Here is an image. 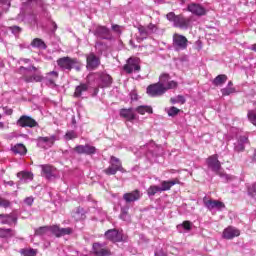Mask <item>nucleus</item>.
<instances>
[{
  "label": "nucleus",
  "instance_id": "obj_1",
  "mask_svg": "<svg viewBox=\"0 0 256 256\" xmlns=\"http://www.w3.org/2000/svg\"><path fill=\"white\" fill-rule=\"evenodd\" d=\"M56 63L61 71H71L72 69H75V71H81V68L83 67V64L79 59L71 58L69 56L59 58Z\"/></svg>",
  "mask_w": 256,
  "mask_h": 256
},
{
  "label": "nucleus",
  "instance_id": "obj_2",
  "mask_svg": "<svg viewBox=\"0 0 256 256\" xmlns=\"http://www.w3.org/2000/svg\"><path fill=\"white\" fill-rule=\"evenodd\" d=\"M166 19L178 29L187 31L191 27V18H187L183 14L176 15L175 12H169L166 14Z\"/></svg>",
  "mask_w": 256,
  "mask_h": 256
},
{
  "label": "nucleus",
  "instance_id": "obj_3",
  "mask_svg": "<svg viewBox=\"0 0 256 256\" xmlns=\"http://www.w3.org/2000/svg\"><path fill=\"white\" fill-rule=\"evenodd\" d=\"M20 71H24L23 79L26 83H41V81H43V75H41V72L38 71L35 66H21Z\"/></svg>",
  "mask_w": 256,
  "mask_h": 256
},
{
  "label": "nucleus",
  "instance_id": "obj_4",
  "mask_svg": "<svg viewBox=\"0 0 256 256\" xmlns=\"http://www.w3.org/2000/svg\"><path fill=\"white\" fill-rule=\"evenodd\" d=\"M208 165V169H210L215 175H219V177H223L226 181L229 180V175L221 172V162L219 161V156L214 154L206 160Z\"/></svg>",
  "mask_w": 256,
  "mask_h": 256
},
{
  "label": "nucleus",
  "instance_id": "obj_5",
  "mask_svg": "<svg viewBox=\"0 0 256 256\" xmlns=\"http://www.w3.org/2000/svg\"><path fill=\"white\" fill-rule=\"evenodd\" d=\"M110 166L104 170V173L106 175H116L117 171H120V173H126L125 168H123V164L121 163V160L115 156L110 157Z\"/></svg>",
  "mask_w": 256,
  "mask_h": 256
},
{
  "label": "nucleus",
  "instance_id": "obj_6",
  "mask_svg": "<svg viewBox=\"0 0 256 256\" xmlns=\"http://www.w3.org/2000/svg\"><path fill=\"white\" fill-rule=\"evenodd\" d=\"M157 25L150 23L148 26H139L138 32L139 36L137 37L138 43H141V41H145L150 35H153V33H157Z\"/></svg>",
  "mask_w": 256,
  "mask_h": 256
},
{
  "label": "nucleus",
  "instance_id": "obj_7",
  "mask_svg": "<svg viewBox=\"0 0 256 256\" xmlns=\"http://www.w3.org/2000/svg\"><path fill=\"white\" fill-rule=\"evenodd\" d=\"M86 57V69L88 71H95L101 65V57L97 56L94 52H90L85 55Z\"/></svg>",
  "mask_w": 256,
  "mask_h": 256
},
{
  "label": "nucleus",
  "instance_id": "obj_8",
  "mask_svg": "<svg viewBox=\"0 0 256 256\" xmlns=\"http://www.w3.org/2000/svg\"><path fill=\"white\" fill-rule=\"evenodd\" d=\"M141 60L139 58H129L127 60V64L124 65L123 69L126 73L131 74V73H139L141 71Z\"/></svg>",
  "mask_w": 256,
  "mask_h": 256
},
{
  "label": "nucleus",
  "instance_id": "obj_9",
  "mask_svg": "<svg viewBox=\"0 0 256 256\" xmlns=\"http://www.w3.org/2000/svg\"><path fill=\"white\" fill-rule=\"evenodd\" d=\"M187 45H189V40H187V37L180 34L173 35V47L176 49V51H183L187 49Z\"/></svg>",
  "mask_w": 256,
  "mask_h": 256
},
{
  "label": "nucleus",
  "instance_id": "obj_10",
  "mask_svg": "<svg viewBox=\"0 0 256 256\" xmlns=\"http://www.w3.org/2000/svg\"><path fill=\"white\" fill-rule=\"evenodd\" d=\"M165 93H167V89L161 86L159 82L147 87V94L150 97H162Z\"/></svg>",
  "mask_w": 256,
  "mask_h": 256
},
{
  "label": "nucleus",
  "instance_id": "obj_11",
  "mask_svg": "<svg viewBox=\"0 0 256 256\" xmlns=\"http://www.w3.org/2000/svg\"><path fill=\"white\" fill-rule=\"evenodd\" d=\"M18 127L33 129V127H39V123L36 122L31 116L22 115L16 122Z\"/></svg>",
  "mask_w": 256,
  "mask_h": 256
},
{
  "label": "nucleus",
  "instance_id": "obj_12",
  "mask_svg": "<svg viewBox=\"0 0 256 256\" xmlns=\"http://www.w3.org/2000/svg\"><path fill=\"white\" fill-rule=\"evenodd\" d=\"M105 243L95 242L92 245V251L95 256H112L113 253L107 247Z\"/></svg>",
  "mask_w": 256,
  "mask_h": 256
},
{
  "label": "nucleus",
  "instance_id": "obj_13",
  "mask_svg": "<svg viewBox=\"0 0 256 256\" xmlns=\"http://www.w3.org/2000/svg\"><path fill=\"white\" fill-rule=\"evenodd\" d=\"M159 85L166 89V91H169V89H176L177 82L171 80V76L169 74L164 73L159 77Z\"/></svg>",
  "mask_w": 256,
  "mask_h": 256
},
{
  "label": "nucleus",
  "instance_id": "obj_14",
  "mask_svg": "<svg viewBox=\"0 0 256 256\" xmlns=\"http://www.w3.org/2000/svg\"><path fill=\"white\" fill-rule=\"evenodd\" d=\"M37 147L40 149H50L52 145H55V141H57V136H47V137H38L37 138Z\"/></svg>",
  "mask_w": 256,
  "mask_h": 256
},
{
  "label": "nucleus",
  "instance_id": "obj_15",
  "mask_svg": "<svg viewBox=\"0 0 256 256\" xmlns=\"http://www.w3.org/2000/svg\"><path fill=\"white\" fill-rule=\"evenodd\" d=\"M42 171L41 175L47 179L48 181H51V179H55L57 177V168L53 167L49 164L40 165Z\"/></svg>",
  "mask_w": 256,
  "mask_h": 256
},
{
  "label": "nucleus",
  "instance_id": "obj_16",
  "mask_svg": "<svg viewBox=\"0 0 256 256\" xmlns=\"http://www.w3.org/2000/svg\"><path fill=\"white\" fill-rule=\"evenodd\" d=\"M187 11L192 13V15H196V17H203L207 15V9L203 7V5L198 3H190L187 6Z\"/></svg>",
  "mask_w": 256,
  "mask_h": 256
},
{
  "label": "nucleus",
  "instance_id": "obj_17",
  "mask_svg": "<svg viewBox=\"0 0 256 256\" xmlns=\"http://www.w3.org/2000/svg\"><path fill=\"white\" fill-rule=\"evenodd\" d=\"M204 206L208 211H213V209H216V211H221L222 209H225V203L219 201V200H207V197L203 199Z\"/></svg>",
  "mask_w": 256,
  "mask_h": 256
},
{
  "label": "nucleus",
  "instance_id": "obj_18",
  "mask_svg": "<svg viewBox=\"0 0 256 256\" xmlns=\"http://www.w3.org/2000/svg\"><path fill=\"white\" fill-rule=\"evenodd\" d=\"M95 37L98 39H105L106 41H111L113 39V35L111 34V30L105 26H98L94 31Z\"/></svg>",
  "mask_w": 256,
  "mask_h": 256
},
{
  "label": "nucleus",
  "instance_id": "obj_19",
  "mask_svg": "<svg viewBox=\"0 0 256 256\" xmlns=\"http://www.w3.org/2000/svg\"><path fill=\"white\" fill-rule=\"evenodd\" d=\"M105 239L112 241V243H121L123 241V233L117 229H110L104 234Z\"/></svg>",
  "mask_w": 256,
  "mask_h": 256
},
{
  "label": "nucleus",
  "instance_id": "obj_20",
  "mask_svg": "<svg viewBox=\"0 0 256 256\" xmlns=\"http://www.w3.org/2000/svg\"><path fill=\"white\" fill-rule=\"evenodd\" d=\"M74 151L76 153H78V155H95V153H97V148H95V146H91L89 144L77 145L74 148Z\"/></svg>",
  "mask_w": 256,
  "mask_h": 256
},
{
  "label": "nucleus",
  "instance_id": "obj_21",
  "mask_svg": "<svg viewBox=\"0 0 256 256\" xmlns=\"http://www.w3.org/2000/svg\"><path fill=\"white\" fill-rule=\"evenodd\" d=\"M245 145H249V136H239L237 141L234 143V151L236 153H243V151H245Z\"/></svg>",
  "mask_w": 256,
  "mask_h": 256
},
{
  "label": "nucleus",
  "instance_id": "obj_22",
  "mask_svg": "<svg viewBox=\"0 0 256 256\" xmlns=\"http://www.w3.org/2000/svg\"><path fill=\"white\" fill-rule=\"evenodd\" d=\"M123 199L126 203H135L141 199V191L134 190L132 192L125 193Z\"/></svg>",
  "mask_w": 256,
  "mask_h": 256
},
{
  "label": "nucleus",
  "instance_id": "obj_23",
  "mask_svg": "<svg viewBox=\"0 0 256 256\" xmlns=\"http://www.w3.org/2000/svg\"><path fill=\"white\" fill-rule=\"evenodd\" d=\"M0 223L2 225H17V216L15 214H0Z\"/></svg>",
  "mask_w": 256,
  "mask_h": 256
},
{
  "label": "nucleus",
  "instance_id": "obj_24",
  "mask_svg": "<svg viewBox=\"0 0 256 256\" xmlns=\"http://www.w3.org/2000/svg\"><path fill=\"white\" fill-rule=\"evenodd\" d=\"M241 235V231L233 226L227 227L223 231L224 239H235V237H239Z\"/></svg>",
  "mask_w": 256,
  "mask_h": 256
},
{
  "label": "nucleus",
  "instance_id": "obj_25",
  "mask_svg": "<svg viewBox=\"0 0 256 256\" xmlns=\"http://www.w3.org/2000/svg\"><path fill=\"white\" fill-rule=\"evenodd\" d=\"M51 232L56 237H65V235H71L73 233L72 228H60L59 226H52Z\"/></svg>",
  "mask_w": 256,
  "mask_h": 256
},
{
  "label": "nucleus",
  "instance_id": "obj_26",
  "mask_svg": "<svg viewBox=\"0 0 256 256\" xmlns=\"http://www.w3.org/2000/svg\"><path fill=\"white\" fill-rule=\"evenodd\" d=\"M120 117H123V119H126V121H135V119H136L135 112L133 111V108L121 109Z\"/></svg>",
  "mask_w": 256,
  "mask_h": 256
},
{
  "label": "nucleus",
  "instance_id": "obj_27",
  "mask_svg": "<svg viewBox=\"0 0 256 256\" xmlns=\"http://www.w3.org/2000/svg\"><path fill=\"white\" fill-rule=\"evenodd\" d=\"M57 79H59V72L57 71H51L46 74V81L50 85H55V81H57Z\"/></svg>",
  "mask_w": 256,
  "mask_h": 256
},
{
  "label": "nucleus",
  "instance_id": "obj_28",
  "mask_svg": "<svg viewBox=\"0 0 256 256\" xmlns=\"http://www.w3.org/2000/svg\"><path fill=\"white\" fill-rule=\"evenodd\" d=\"M100 80L102 83V87H111V84L113 83V78L109 74H101Z\"/></svg>",
  "mask_w": 256,
  "mask_h": 256
},
{
  "label": "nucleus",
  "instance_id": "obj_29",
  "mask_svg": "<svg viewBox=\"0 0 256 256\" xmlns=\"http://www.w3.org/2000/svg\"><path fill=\"white\" fill-rule=\"evenodd\" d=\"M12 151L15 155H27V148L23 144H16Z\"/></svg>",
  "mask_w": 256,
  "mask_h": 256
},
{
  "label": "nucleus",
  "instance_id": "obj_30",
  "mask_svg": "<svg viewBox=\"0 0 256 256\" xmlns=\"http://www.w3.org/2000/svg\"><path fill=\"white\" fill-rule=\"evenodd\" d=\"M227 82V75L220 74L215 77V79L212 81L213 85L215 87H221V85L225 84Z\"/></svg>",
  "mask_w": 256,
  "mask_h": 256
},
{
  "label": "nucleus",
  "instance_id": "obj_31",
  "mask_svg": "<svg viewBox=\"0 0 256 256\" xmlns=\"http://www.w3.org/2000/svg\"><path fill=\"white\" fill-rule=\"evenodd\" d=\"M193 227V223L191 221H184L182 224L177 225V230L179 233H183V231H191Z\"/></svg>",
  "mask_w": 256,
  "mask_h": 256
},
{
  "label": "nucleus",
  "instance_id": "obj_32",
  "mask_svg": "<svg viewBox=\"0 0 256 256\" xmlns=\"http://www.w3.org/2000/svg\"><path fill=\"white\" fill-rule=\"evenodd\" d=\"M120 219L126 221V223H131V215H129V207L121 208Z\"/></svg>",
  "mask_w": 256,
  "mask_h": 256
},
{
  "label": "nucleus",
  "instance_id": "obj_33",
  "mask_svg": "<svg viewBox=\"0 0 256 256\" xmlns=\"http://www.w3.org/2000/svg\"><path fill=\"white\" fill-rule=\"evenodd\" d=\"M95 49L98 51V55H103L104 51H107V43L103 41H96Z\"/></svg>",
  "mask_w": 256,
  "mask_h": 256
},
{
  "label": "nucleus",
  "instance_id": "obj_34",
  "mask_svg": "<svg viewBox=\"0 0 256 256\" xmlns=\"http://www.w3.org/2000/svg\"><path fill=\"white\" fill-rule=\"evenodd\" d=\"M173 185H177V181H163L161 183L160 191H169L173 187Z\"/></svg>",
  "mask_w": 256,
  "mask_h": 256
},
{
  "label": "nucleus",
  "instance_id": "obj_35",
  "mask_svg": "<svg viewBox=\"0 0 256 256\" xmlns=\"http://www.w3.org/2000/svg\"><path fill=\"white\" fill-rule=\"evenodd\" d=\"M89 89V86L87 84H80L76 87L74 97H81L85 91Z\"/></svg>",
  "mask_w": 256,
  "mask_h": 256
},
{
  "label": "nucleus",
  "instance_id": "obj_36",
  "mask_svg": "<svg viewBox=\"0 0 256 256\" xmlns=\"http://www.w3.org/2000/svg\"><path fill=\"white\" fill-rule=\"evenodd\" d=\"M17 177L22 181H25V183H27V181H33V173L31 172H19Z\"/></svg>",
  "mask_w": 256,
  "mask_h": 256
},
{
  "label": "nucleus",
  "instance_id": "obj_37",
  "mask_svg": "<svg viewBox=\"0 0 256 256\" xmlns=\"http://www.w3.org/2000/svg\"><path fill=\"white\" fill-rule=\"evenodd\" d=\"M31 46L36 47L37 49H47V44H45V42L39 38H35L31 42Z\"/></svg>",
  "mask_w": 256,
  "mask_h": 256
},
{
  "label": "nucleus",
  "instance_id": "obj_38",
  "mask_svg": "<svg viewBox=\"0 0 256 256\" xmlns=\"http://www.w3.org/2000/svg\"><path fill=\"white\" fill-rule=\"evenodd\" d=\"M161 187L157 186V185H152L148 188L147 190V195L148 197H155V195H157V193H161Z\"/></svg>",
  "mask_w": 256,
  "mask_h": 256
},
{
  "label": "nucleus",
  "instance_id": "obj_39",
  "mask_svg": "<svg viewBox=\"0 0 256 256\" xmlns=\"http://www.w3.org/2000/svg\"><path fill=\"white\" fill-rule=\"evenodd\" d=\"M135 111L140 115H145V113H153V108L150 106H138Z\"/></svg>",
  "mask_w": 256,
  "mask_h": 256
},
{
  "label": "nucleus",
  "instance_id": "obj_40",
  "mask_svg": "<svg viewBox=\"0 0 256 256\" xmlns=\"http://www.w3.org/2000/svg\"><path fill=\"white\" fill-rule=\"evenodd\" d=\"M165 111H166V113H168L169 117H177V115H179V113H181V110L175 106L166 108Z\"/></svg>",
  "mask_w": 256,
  "mask_h": 256
},
{
  "label": "nucleus",
  "instance_id": "obj_41",
  "mask_svg": "<svg viewBox=\"0 0 256 256\" xmlns=\"http://www.w3.org/2000/svg\"><path fill=\"white\" fill-rule=\"evenodd\" d=\"M21 255L24 256H37V250L30 248V249H21L20 250Z\"/></svg>",
  "mask_w": 256,
  "mask_h": 256
},
{
  "label": "nucleus",
  "instance_id": "obj_42",
  "mask_svg": "<svg viewBox=\"0 0 256 256\" xmlns=\"http://www.w3.org/2000/svg\"><path fill=\"white\" fill-rule=\"evenodd\" d=\"M13 230L8 228V229H5V228H0V237H12L13 236Z\"/></svg>",
  "mask_w": 256,
  "mask_h": 256
},
{
  "label": "nucleus",
  "instance_id": "obj_43",
  "mask_svg": "<svg viewBox=\"0 0 256 256\" xmlns=\"http://www.w3.org/2000/svg\"><path fill=\"white\" fill-rule=\"evenodd\" d=\"M64 139H66V141H71L72 139H77V132H75L73 130L66 132Z\"/></svg>",
  "mask_w": 256,
  "mask_h": 256
},
{
  "label": "nucleus",
  "instance_id": "obj_44",
  "mask_svg": "<svg viewBox=\"0 0 256 256\" xmlns=\"http://www.w3.org/2000/svg\"><path fill=\"white\" fill-rule=\"evenodd\" d=\"M49 231V227L42 226L35 230V235H45Z\"/></svg>",
  "mask_w": 256,
  "mask_h": 256
},
{
  "label": "nucleus",
  "instance_id": "obj_45",
  "mask_svg": "<svg viewBox=\"0 0 256 256\" xmlns=\"http://www.w3.org/2000/svg\"><path fill=\"white\" fill-rule=\"evenodd\" d=\"M75 215L77 219H85V210L83 208H77Z\"/></svg>",
  "mask_w": 256,
  "mask_h": 256
},
{
  "label": "nucleus",
  "instance_id": "obj_46",
  "mask_svg": "<svg viewBox=\"0 0 256 256\" xmlns=\"http://www.w3.org/2000/svg\"><path fill=\"white\" fill-rule=\"evenodd\" d=\"M248 119L249 121H251V123H253V125L256 126V111H249L248 112Z\"/></svg>",
  "mask_w": 256,
  "mask_h": 256
},
{
  "label": "nucleus",
  "instance_id": "obj_47",
  "mask_svg": "<svg viewBox=\"0 0 256 256\" xmlns=\"http://www.w3.org/2000/svg\"><path fill=\"white\" fill-rule=\"evenodd\" d=\"M234 91H235V88H233V87H226V88L221 89V93L224 96L231 95V93H233Z\"/></svg>",
  "mask_w": 256,
  "mask_h": 256
},
{
  "label": "nucleus",
  "instance_id": "obj_48",
  "mask_svg": "<svg viewBox=\"0 0 256 256\" xmlns=\"http://www.w3.org/2000/svg\"><path fill=\"white\" fill-rule=\"evenodd\" d=\"M10 205L11 202H9V200L0 197V207H4V209H7V207H9Z\"/></svg>",
  "mask_w": 256,
  "mask_h": 256
},
{
  "label": "nucleus",
  "instance_id": "obj_49",
  "mask_svg": "<svg viewBox=\"0 0 256 256\" xmlns=\"http://www.w3.org/2000/svg\"><path fill=\"white\" fill-rule=\"evenodd\" d=\"M10 31L13 33V35H19L21 33V27L11 26Z\"/></svg>",
  "mask_w": 256,
  "mask_h": 256
},
{
  "label": "nucleus",
  "instance_id": "obj_50",
  "mask_svg": "<svg viewBox=\"0 0 256 256\" xmlns=\"http://www.w3.org/2000/svg\"><path fill=\"white\" fill-rule=\"evenodd\" d=\"M154 255L155 256H167V252H165V250H163V249H158V250H155Z\"/></svg>",
  "mask_w": 256,
  "mask_h": 256
},
{
  "label": "nucleus",
  "instance_id": "obj_51",
  "mask_svg": "<svg viewBox=\"0 0 256 256\" xmlns=\"http://www.w3.org/2000/svg\"><path fill=\"white\" fill-rule=\"evenodd\" d=\"M176 99H177V101H178V103H181V105H185V96H183V95H178V96H176Z\"/></svg>",
  "mask_w": 256,
  "mask_h": 256
},
{
  "label": "nucleus",
  "instance_id": "obj_52",
  "mask_svg": "<svg viewBox=\"0 0 256 256\" xmlns=\"http://www.w3.org/2000/svg\"><path fill=\"white\" fill-rule=\"evenodd\" d=\"M33 201H34L33 197H27V198H25L24 203L26 205L31 206V205H33Z\"/></svg>",
  "mask_w": 256,
  "mask_h": 256
},
{
  "label": "nucleus",
  "instance_id": "obj_53",
  "mask_svg": "<svg viewBox=\"0 0 256 256\" xmlns=\"http://www.w3.org/2000/svg\"><path fill=\"white\" fill-rule=\"evenodd\" d=\"M112 31L119 33V31H121V29H120L119 25H112Z\"/></svg>",
  "mask_w": 256,
  "mask_h": 256
},
{
  "label": "nucleus",
  "instance_id": "obj_54",
  "mask_svg": "<svg viewBox=\"0 0 256 256\" xmlns=\"http://www.w3.org/2000/svg\"><path fill=\"white\" fill-rule=\"evenodd\" d=\"M170 103H172V105H175V104L179 103L178 100H177V97L176 98H171Z\"/></svg>",
  "mask_w": 256,
  "mask_h": 256
},
{
  "label": "nucleus",
  "instance_id": "obj_55",
  "mask_svg": "<svg viewBox=\"0 0 256 256\" xmlns=\"http://www.w3.org/2000/svg\"><path fill=\"white\" fill-rule=\"evenodd\" d=\"M22 63H31V60L27 59V58H24V59H22Z\"/></svg>",
  "mask_w": 256,
  "mask_h": 256
},
{
  "label": "nucleus",
  "instance_id": "obj_56",
  "mask_svg": "<svg viewBox=\"0 0 256 256\" xmlns=\"http://www.w3.org/2000/svg\"><path fill=\"white\" fill-rule=\"evenodd\" d=\"M251 51H255L256 53V44H253L251 47H250Z\"/></svg>",
  "mask_w": 256,
  "mask_h": 256
},
{
  "label": "nucleus",
  "instance_id": "obj_57",
  "mask_svg": "<svg viewBox=\"0 0 256 256\" xmlns=\"http://www.w3.org/2000/svg\"><path fill=\"white\" fill-rule=\"evenodd\" d=\"M165 0H154L155 3L161 4L163 3Z\"/></svg>",
  "mask_w": 256,
  "mask_h": 256
},
{
  "label": "nucleus",
  "instance_id": "obj_58",
  "mask_svg": "<svg viewBox=\"0 0 256 256\" xmlns=\"http://www.w3.org/2000/svg\"><path fill=\"white\" fill-rule=\"evenodd\" d=\"M7 3V0H0V5H5Z\"/></svg>",
  "mask_w": 256,
  "mask_h": 256
},
{
  "label": "nucleus",
  "instance_id": "obj_59",
  "mask_svg": "<svg viewBox=\"0 0 256 256\" xmlns=\"http://www.w3.org/2000/svg\"><path fill=\"white\" fill-rule=\"evenodd\" d=\"M227 87H233V82H232V81H229Z\"/></svg>",
  "mask_w": 256,
  "mask_h": 256
},
{
  "label": "nucleus",
  "instance_id": "obj_60",
  "mask_svg": "<svg viewBox=\"0 0 256 256\" xmlns=\"http://www.w3.org/2000/svg\"><path fill=\"white\" fill-rule=\"evenodd\" d=\"M54 31H57V24L53 22Z\"/></svg>",
  "mask_w": 256,
  "mask_h": 256
},
{
  "label": "nucleus",
  "instance_id": "obj_61",
  "mask_svg": "<svg viewBox=\"0 0 256 256\" xmlns=\"http://www.w3.org/2000/svg\"><path fill=\"white\" fill-rule=\"evenodd\" d=\"M3 127H5V124H3V122H0V129H3Z\"/></svg>",
  "mask_w": 256,
  "mask_h": 256
},
{
  "label": "nucleus",
  "instance_id": "obj_62",
  "mask_svg": "<svg viewBox=\"0 0 256 256\" xmlns=\"http://www.w3.org/2000/svg\"><path fill=\"white\" fill-rule=\"evenodd\" d=\"M181 2V5L185 3V0H179Z\"/></svg>",
  "mask_w": 256,
  "mask_h": 256
},
{
  "label": "nucleus",
  "instance_id": "obj_63",
  "mask_svg": "<svg viewBox=\"0 0 256 256\" xmlns=\"http://www.w3.org/2000/svg\"><path fill=\"white\" fill-rule=\"evenodd\" d=\"M254 160L256 161V150L254 152Z\"/></svg>",
  "mask_w": 256,
  "mask_h": 256
},
{
  "label": "nucleus",
  "instance_id": "obj_64",
  "mask_svg": "<svg viewBox=\"0 0 256 256\" xmlns=\"http://www.w3.org/2000/svg\"><path fill=\"white\" fill-rule=\"evenodd\" d=\"M12 113H13V111H11V110H10V111H8V114H9V115H11Z\"/></svg>",
  "mask_w": 256,
  "mask_h": 256
}]
</instances>
